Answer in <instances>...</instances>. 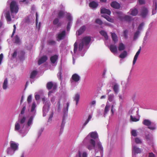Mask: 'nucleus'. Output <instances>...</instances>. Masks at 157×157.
I'll return each mask as SVG.
<instances>
[{"instance_id": "52", "label": "nucleus", "mask_w": 157, "mask_h": 157, "mask_svg": "<svg viewBox=\"0 0 157 157\" xmlns=\"http://www.w3.org/2000/svg\"><path fill=\"white\" fill-rule=\"evenodd\" d=\"M146 139L147 141H151L152 140V138L149 134L146 136Z\"/></svg>"}, {"instance_id": "51", "label": "nucleus", "mask_w": 157, "mask_h": 157, "mask_svg": "<svg viewBox=\"0 0 157 157\" xmlns=\"http://www.w3.org/2000/svg\"><path fill=\"white\" fill-rule=\"evenodd\" d=\"M135 141L137 144H140L142 143V141L139 138H136L135 139Z\"/></svg>"}, {"instance_id": "44", "label": "nucleus", "mask_w": 157, "mask_h": 157, "mask_svg": "<svg viewBox=\"0 0 157 157\" xmlns=\"http://www.w3.org/2000/svg\"><path fill=\"white\" fill-rule=\"evenodd\" d=\"M90 143L91 144L93 148H94L95 146V142L94 140L93 139H91L89 141Z\"/></svg>"}, {"instance_id": "16", "label": "nucleus", "mask_w": 157, "mask_h": 157, "mask_svg": "<svg viewBox=\"0 0 157 157\" xmlns=\"http://www.w3.org/2000/svg\"><path fill=\"white\" fill-rule=\"evenodd\" d=\"M101 13H106L108 15H110L111 13V12L109 10L105 9V8H102L101 9Z\"/></svg>"}, {"instance_id": "38", "label": "nucleus", "mask_w": 157, "mask_h": 157, "mask_svg": "<svg viewBox=\"0 0 157 157\" xmlns=\"http://www.w3.org/2000/svg\"><path fill=\"white\" fill-rule=\"evenodd\" d=\"M131 17L128 15H125L124 16L123 20L125 21H130L131 20Z\"/></svg>"}, {"instance_id": "43", "label": "nucleus", "mask_w": 157, "mask_h": 157, "mask_svg": "<svg viewBox=\"0 0 157 157\" xmlns=\"http://www.w3.org/2000/svg\"><path fill=\"white\" fill-rule=\"evenodd\" d=\"M130 120L133 122H137L139 121V119L136 117H133L132 115L130 116Z\"/></svg>"}, {"instance_id": "58", "label": "nucleus", "mask_w": 157, "mask_h": 157, "mask_svg": "<svg viewBox=\"0 0 157 157\" xmlns=\"http://www.w3.org/2000/svg\"><path fill=\"white\" fill-rule=\"evenodd\" d=\"M148 128L152 130H154L155 128V125H151V124L150 125L148 126Z\"/></svg>"}, {"instance_id": "54", "label": "nucleus", "mask_w": 157, "mask_h": 157, "mask_svg": "<svg viewBox=\"0 0 157 157\" xmlns=\"http://www.w3.org/2000/svg\"><path fill=\"white\" fill-rule=\"evenodd\" d=\"M60 99H59L56 105V106L58 110H59L60 108Z\"/></svg>"}, {"instance_id": "26", "label": "nucleus", "mask_w": 157, "mask_h": 157, "mask_svg": "<svg viewBox=\"0 0 157 157\" xmlns=\"http://www.w3.org/2000/svg\"><path fill=\"white\" fill-rule=\"evenodd\" d=\"M37 74V72L35 71L34 70L30 74V78L32 79H33L35 78Z\"/></svg>"}, {"instance_id": "21", "label": "nucleus", "mask_w": 157, "mask_h": 157, "mask_svg": "<svg viewBox=\"0 0 157 157\" xmlns=\"http://www.w3.org/2000/svg\"><path fill=\"white\" fill-rule=\"evenodd\" d=\"M130 10L131 11V14L133 16H136L138 13V10L136 8L131 9Z\"/></svg>"}, {"instance_id": "19", "label": "nucleus", "mask_w": 157, "mask_h": 157, "mask_svg": "<svg viewBox=\"0 0 157 157\" xmlns=\"http://www.w3.org/2000/svg\"><path fill=\"white\" fill-rule=\"evenodd\" d=\"M89 6L90 7L94 9L98 7V3L94 1H92L90 3Z\"/></svg>"}, {"instance_id": "32", "label": "nucleus", "mask_w": 157, "mask_h": 157, "mask_svg": "<svg viewBox=\"0 0 157 157\" xmlns=\"http://www.w3.org/2000/svg\"><path fill=\"white\" fill-rule=\"evenodd\" d=\"M26 119V117L25 116L22 117V118H19L18 120L19 122L18 123H20L21 124H24L25 122Z\"/></svg>"}, {"instance_id": "3", "label": "nucleus", "mask_w": 157, "mask_h": 157, "mask_svg": "<svg viewBox=\"0 0 157 157\" xmlns=\"http://www.w3.org/2000/svg\"><path fill=\"white\" fill-rule=\"evenodd\" d=\"M140 13V16L143 18H145L148 14V10L146 7H143L141 9Z\"/></svg>"}, {"instance_id": "57", "label": "nucleus", "mask_w": 157, "mask_h": 157, "mask_svg": "<svg viewBox=\"0 0 157 157\" xmlns=\"http://www.w3.org/2000/svg\"><path fill=\"white\" fill-rule=\"evenodd\" d=\"M128 31L127 30H125L124 32V37L125 38H127L128 37Z\"/></svg>"}, {"instance_id": "17", "label": "nucleus", "mask_w": 157, "mask_h": 157, "mask_svg": "<svg viewBox=\"0 0 157 157\" xmlns=\"http://www.w3.org/2000/svg\"><path fill=\"white\" fill-rule=\"evenodd\" d=\"M110 107V105H108L107 103L106 104L105 106V108L104 113V116L105 117L106 116L108 113Z\"/></svg>"}, {"instance_id": "13", "label": "nucleus", "mask_w": 157, "mask_h": 157, "mask_svg": "<svg viewBox=\"0 0 157 157\" xmlns=\"http://www.w3.org/2000/svg\"><path fill=\"white\" fill-rule=\"evenodd\" d=\"M111 6L114 8L118 9L120 7V4L116 1L112 2L111 4Z\"/></svg>"}, {"instance_id": "27", "label": "nucleus", "mask_w": 157, "mask_h": 157, "mask_svg": "<svg viewBox=\"0 0 157 157\" xmlns=\"http://www.w3.org/2000/svg\"><path fill=\"white\" fill-rule=\"evenodd\" d=\"M119 86L117 84H115L113 87V89L115 94H117L118 92Z\"/></svg>"}, {"instance_id": "33", "label": "nucleus", "mask_w": 157, "mask_h": 157, "mask_svg": "<svg viewBox=\"0 0 157 157\" xmlns=\"http://www.w3.org/2000/svg\"><path fill=\"white\" fill-rule=\"evenodd\" d=\"M8 84V81L7 78H6L4 80L3 84V88L4 89L6 90L7 88Z\"/></svg>"}, {"instance_id": "55", "label": "nucleus", "mask_w": 157, "mask_h": 157, "mask_svg": "<svg viewBox=\"0 0 157 157\" xmlns=\"http://www.w3.org/2000/svg\"><path fill=\"white\" fill-rule=\"evenodd\" d=\"M71 22V21H69L68 22L67 28V31H69L70 30Z\"/></svg>"}, {"instance_id": "11", "label": "nucleus", "mask_w": 157, "mask_h": 157, "mask_svg": "<svg viewBox=\"0 0 157 157\" xmlns=\"http://www.w3.org/2000/svg\"><path fill=\"white\" fill-rule=\"evenodd\" d=\"M132 151L134 152L135 154H140L142 152L141 149L137 147L136 146H133L132 147Z\"/></svg>"}, {"instance_id": "10", "label": "nucleus", "mask_w": 157, "mask_h": 157, "mask_svg": "<svg viewBox=\"0 0 157 157\" xmlns=\"http://www.w3.org/2000/svg\"><path fill=\"white\" fill-rule=\"evenodd\" d=\"M71 79L73 82H78L80 80V76L78 74L75 73L72 75Z\"/></svg>"}, {"instance_id": "5", "label": "nucleus", "mask_w": 157, "mask_h": 157, "mask_svg": "<svg viewBox=\"0 0 157 157\" xmlns=\"http://www.w3.org/2000/svg\"><path fill=\"white\" fill-rule=\"evenodd\" d=\"M66 32L65 30L63 31L61 33L56 35L57 40H63L66 36Z\"/></svg>"}, {"instance_id": "25", "label": "nucleus", "mask_w": 157, "mask_h": 157, "mask_svg": "<svg viewBox=\"0 0 157 157\" xmlns=\"http://www.w3.org/2000/svg\"><path fill=\"white\" fill-rule=\"evenodd\" d=\"M102 17L105 18L109 22L112 23H113L114 22L113 19L111 18L109 16L105 15H102Z\"/></svg>"}, {"instance_id": "12", "label": "nucleus", "mask_w": 157, "mask_h": 157, "mask_svg": "<svg viewBox=\"0 0 157 157\" xmlns=\"http://www.w3.org/2000/svg\"><path fill=\"white\" fill-rule=\"evenodd\" d=\"M48 59L47 56H42L38 60V64L40 65L45 62Z\"/></svg>"}, {"instance_id": "2", "label": "nucleus", "mask_w": 157, "mask_h": 157, "mask_svg": "<svg viewBox=\"0 0 157 157\" xmlns=\"http://www.w3.org/2000/svg\"><path fill=\"white\" fill-rule=\"evenodd\" d=\"M44 105L43 107V110L44 113L43 114V116H45L44 113L48 112L49 111L50 106L51 105V103L50 101H47L46 102H44Z\"/></svg>"}, {"instance_id": "42", "label": "nucleus", "mask_w": 157, "mask_h": 157, "mask_svg": "<svg viewBox=\"0 0 157 157\" xmlns=\"http://www.w3.org/2000/svg\"><path fill=\"white\" fill-rule=\"evenodd\" d=\"M115 102L113 101V104L111 105V111L112 113V115H113L114 113L115 109H114V104H115Z\"/></svg>"}, {"instance_id": "29", "label": "nucleus", "mask_w": 157, "mask_h": 157, "mask_svg": "<svg viewBox=\"0 0 157 157\" xmlns=\"http://www.w3.org/2000/svg\"><path fill=\"white\" fill-rule=\"evenodd\" d=\"M125 49V47L124 44L122 43H120L119 44L118 47V50L119 51H121Z\"/></svg>"}, {"instance_id": "34", "label": "nucleus", "mask_w": 157, "mask_h": 157, "mask_svg": "<svg viewBox=\"0 0 157 157\" xmlns=\"http://www.w3.org/2000/svg\"><path fill=\"white\" fill-rule=\"evenodd\" d=\"M90 137L94 139H96L98 137V135L97 132H92L90 133Z\"/></svg>"}, {"instance_id": "9", "label": "nucleus", "mask_w": 157, "mask_h": 157, "mask_svg": "<svg viewBox=\"0 0 157 157\" xmlns=\"http://www.w3.org/2000/svg\"><path fill=\"white\" fill-rule=\"evenodd\" d=\"M110 51L113 53H116L117 52V45L114 44H111L109 47Z\"/></svg>"}, {"instance_id": "64", "label": "nucleus", "mask_w": 157, "mask_h": 157, "mask_svg": "<svg viewBox=\"0 0 157 157\" xmlns=\"http://www.w3.org/2000/svg\"><path fill=\"white\" fill-rule=\"evenodd\" d=\"M67 18L69 20V21H71V17L70 14H68L67 16Z\"/></svg>"}, {"instance_id": "1", "label": "nucleus", "mask_w": 157, "mask_h": 157, "mask_svg": "<svg viewBox=\"0 0 157 157\" xmlns=\"http://www.w3.org/2000/svg\"><path fill=\"white\" fill-rule=\"evenodd\" d=\"M19 7L17 2L14 1H12L10 4V9L11 13H17L19 10Z\"/></svg>"}, {"instance_id": "4", "label": "nucleus", "mask_w": 157, "mask_h": 157, "mask_svg": "<svg viewBox=\"0 0 157 157\" xmlns=\"http://www.w3.org/2000/svg\"><path fill=\"white\" fill-rule=\"evenodd\" d=\"M46 87L49 90L51 89L52 88L53 90H55L57 88V86L56 84H54L52 82H49L47 83Z\"/></svg>"}, {"instance_id": "30", "label": "nucleus", "mask_w": 157, "mask_h": 157, "mask_svg": "<svg viewBox=\"0 0 157 157\" xmlns=\"http://www.w3.org/2000/svg\"><path fill=\"white\" fill-rule=\"evenodd\" d=\"M143 123L144 125L148 126L151 124V121L148 119H145Z\"/></svg>"}, {"instance_id": "37", "label": "nucleus", "mask_w": 157, "mask_h": 157, "mask_svg": "<svg viewBox=\"0 0 157 157\" xmlns=\"http://www.w3.org/2000/svg\"><path fill=\"white\" fill-rule=\"evenodd\" d=\"M33 118V116H31L30 117V118L29 119L27 123V125L28 127L30 126L31 124H32Z\"/></svg>"}, {"instance_id": "8", "label": "nucleus", "mask_w": 157, "mask_h": 157, "mask_svg": "<svg viewBox=\"0 0 157 157\" xmlns=\"http://www.w3.org/2000/svg\"><path fill=\"white\" fill-rule=\"evenodd\" d=\"M153 2L152 14L154 15L157 12V1L156 0H153Z\"/></svg>"}, {"instance_id": "36", "label": "nucleus", "mask_w": 157, "mask_h": 157, "mask_svg": "<svg viewBox=\"0 0 157 157\" xmlns=\"http://www.w3.org/2000/svg\"><path fill=\"white\" fill-rule=\"evenodd\" d=\"M6 17L7 21H11L10 15L9 11H8L6 13Z\"/></svg>"}, {"instance_id": "53", "label": "nucleus", "mask_w": 157, "mask_h": 157, "mask_svg": "<svg viewBox=\"0 0 157 157\" xmlns=\"http://www.w3.org/2000/svg\"><path fill=\"white\" fill-rule=\"evenodd\" d=\"M95 22L99 25H101L103 24L102 21L99 19H96L95 20Z\"/></svg>"}, {"instance_id": "56", "label": "nucleus", "mask_w": 157, "mask_h": 157, "mask_svg": "<svg viewBox=\"0 0 157 157\" xmlns=\"http://www.w3.org/2000/svg\"><path fill=\"white\" fill-rule=\"evenodd\" d=\"M66 105H67V107H66V108H65L64 109L63 111H64V112H65V113L67 112L68 111L69 106V103L68 102H67L66 103Z\"/></svg>"}, {"instance_id": "63", "label": "nucleus", "mask_w": 157, "mask_h": 157, "mask_svg": "<svg viewBox=\"0 0 157 157\" xmlns=\"http://www.w3.org/2000/svg\"><path fill=\"white\" fill-rule=\"evenodd\" d=\"M26 109V106H24L23 108H22V110L21 111V114H23L25 112Z\"/></svg>"}, {"instance_id": "46", "label": "nucleus", "mask_w": 157, "mask_h": 157, "mask_svg": "<svg viewBox=\"0 0 157 157\" xmlns=\"http://www.w3.org/2000/svg\"><path fill=\"white\" fill-rule=\"evenodd\" d=\"M36 107V103L35 102H33L32 104L31 111L33 112L34 111Z\"/></svg>"}, {"instance_id": "22", "label": "nucleus", "mask_w": 157, "mask_h": 157, "mask_svg": "<svg viewBox=\"0 0 157 157\" xmlns=\"http://www.w3.org/2000/svg\"><path fill=\"white\" fill-rule=\"evenodd\" d=\"M112 38L114 44L116 43L118 41L117 37L114 33H111Z\"/></svg>"}, {"instance_id": "28", "label": "nucleus", "mask_w": 157, "mask_h": 157, "mask_svg": "<svg viewBox=\"0 0 157 157\" xmlns=\"http://www.w3.org/2000/svg\"><path fill=\"white\" fill-rule=\"evenodd\" d=\"M127 56V52L126 51H124L123 52L121 53L119 55L120 58L124 59Z\"/></svg>"}, {"instance_id": "18", "label": "nucleus", "mask_w": 157, "mask_h": 157, "mask_svg": "<svg viewBox=\"0 0 157 157\" xmlns=\"http://www.w3.org/2000/svg\"><path fill=\"white\" fill-rule=\"evenodd\" d=\"M20 126L19 123L18 122H16L15 125L14 130L16 131H18L20 133H22V130H20Z\"/></svg>"}, {"instance_id": "6", "label": "nucleus", "mask_w": 157, "mask_h": 157, "mask_svg": "<svg viewBox=\"0 0 157 157\" xmlns=\"http://www.w3.org/2000/svg\"><path fill=\"white\" fill-rule=\"evenodd\" d=\"M10 147L13 150L15 151L17 150L19 145L18 144L12 141L10 142Z\"/></svg>"}, {"instance_id": "23", "label": "nucleus", "mask_w": 157, "mask_h": 157, "mask_svg": "<svg viewBox=\"0 0 157 157\" xmlns=\"http://www.w3.org/2000/svg\"><path fill=\"white\" fill-rule=\"evenodd\" d=\"M86 29V27L85 26L83 25L81 27L78 31V35L79 36L82 34L85 30Z\"/></svg>"}, {"instance_id": "40", "label": "nucleus", "mask_w": 157, "mask_h": 157, "mask_svg": "<svg viewBox=\"0 0 157 157\" xmlns=\"http://www.w3.org/2000/svg\"><path fill=\"white\" fill-rule=\"evenodd\" d=\"M114 98V94H110L109 95L108 100L110 102L112 101Z\"/></svg>"}, {"instance_id": "15", "label": "nucleus", "mask_w": 157, "mask_h": 157, "mask_svg": "<svg viewBox=\"0 0 157 157\" xmlns=\"http://www.w3.org/2000/svg\"><path fill=\"white\" fill-rule=\"evenodd\" d=\"M80 94L79 93L76 94H75V96L73 98V100L76 102V105L77 106L78 103L80 99Z\"/></svg>"}, {"instance_id": "45", "label": "nucleus", "mask_w": 157, "mask_h": 157, "mask_svg": "<svg viewBox=\"0 0 157 157\" xmlns=\"http://www.w3.org/2000/svg\"><path fill=\"white\" fill-rule=\"evenodd\" d=\"M20 42L19 38L17 35H16L15 37V43L17 44H18Z\"/></svg>"}, {"instance_id": "49", "label": "nucleus", "mask_w": 157, "mask_h": 157, "mask_svg": "<svg viewBox=\"0 0 157 157\" xmlns=\"http://www.w3.org/2000/svg\"><path fill=\"white\" fill-rule=\"evenodd\" d=\"M84 45V44L82 42L79 44L78 47V50L79 51H81L82 50L83 48Z\"/></svg>"}, {"instance_id": "39", "label": "nucleus", "mask_w": 157, "mask_h": 157, "mask_svg": "<svg viewBox=\"0 0 157 157\" xmlns=\"http://www.w3.org/2000/svg\"><path fill=\"white\" fill-rule=\"evenodd\" d=\"M97 145L98 147V149L101 151H103V148L100 142L97 143Z\"/></svg>"}, {"instance_id": "50", "label": "nucleus", "mask_w": 157, "mask_h": 157, "mask_svg": "<svg viewBox=\"0 0 157 157\" xmlns=\"http://www.w3.org/2000/svg\"><path fill=\"white\" fill-rule=\"evenodd\" d=\"M48 43L49 45H54L55 44L56 42L54 40H50L48 41Z\"/></svg>"}, {"instance_id": "24", "label": "nucleus", "mask_w": 157, "mask_h": 157, "mask_svg": "<svg viewBox=\"0 0 157 157\" xmlns=\"http://www.w3.org/2000/svg\"><path fill=\"white\" fill-rule=\"evenodd\" d=\"M100 33L104 37L105 40H107L108 39V36L107 33L104 30H101L100 32Z\"/></svg>"}, {"instance_id": "31", "label": "nucleus", "mask_w": 157, "mask_h": 157, "mask_svg": "<svg viewBox=\"0 0 157 157\" xmlns=\"http://www.w3.org/2000/svg\"><path fill=\"white\" fill-rule=\"evenodd\" d=\"M118 14V18L121 21H123L124 16L123 14L121 12H118L117 13Z\"/></svg>"}, {"instance_id": "48", "label": "nucleus", "mask_w": 157, "mask_h": 157, "mask_svg": "<svg viewBox=\"0 0 157 157\" xmlns=\"http://www.w3.org/2000/svg\"><path fill=\"white\" fill-rule=\"evenodd\" d=\"M59 19L57 18H55L53 21L52 23L53 25H56L58 24L59 22Z\"/></svg>"}, {"instance_id": "61", "label": "nucleus", "mask_w": 157, "mask_h": 157, "mask_svg": "<svg viewBox=\"0 0 157 157\" xmlns=\"http://www.w3.org/2000/svg\"><path fill=\"white\" fill-rule=\"evenodd\" d=\"M132 134L133 136H136L137 135L136 131L135 130H132Z\"/></svg>"}, {"instance_id": "41", "label": "nucleus", "mask_w": 157, "mask_h": 157, "mask_svg": "<svg viewBox=\"0 0 157 157\" xmlns=\"http://www.w3.org/2000/svg\"><path fill=\"white\" fill-rule=\"evenodd\" d=\"M140 33V32L139 30H138L135 33L133 38L134 40H136L137 38Z\"/></svg>"}, {"instance_id": "14", "label": "nucleus", "mask_w": 157, "mask_h": 157, "mask_svg": "<svg viewBox=\"0 0 157 157\" xmlns=\"http://www.w3.org/2000/svg\"><path fill=\"white\" fill-rule=\"evenodd\" d=\"M141 47H140V48L138 50V51L136 53V55H135V56L134 57L133 60V65H134L135 64V63H136V61L137 60V59L138 58V57L141 52Z\"/></svg>"}, {"instance_id": "62", "label": "nucleus", "mask_w": 157, "mask_h": 157, "mask_svg": "<svg viewBox=\"0 0 157 157\" xmlns=\"http://www.w3.org/2000/svg\"><path fill=\"white\" fill-rule=\"evenodd\" d=\"M32 101V96L31 95H29L27 98V101L28 103H30Z\"/></svg>"}, {"instance_id": "35", "label": "nucleus", "mask_w": 157, "mask_h": 157, "mask_svg": "<svg viewBox=\"0 0 157 157\" xmlns=\"http://www.w3.org/2000/svg\"><path fill=\"white\" fill-rule=\"evenodd\" d=\"M65 15V12L63 10H60L58 13V17L60 18L64 17Z\"/></svg>"}, {"instance_id": "7", "label": "nucleus", "mask_w": 157, "mask_h": 157, "mask_svg": "<svg viewBox=\"0 0 157 157\" xmlns=\"http://www.w3.org/2000/svg\"><path fill=\"white\" fill-rule=\"evenodd\" d=\"M91 38L90 36H85L82 39V42L85 45H88L90 42Z\"/></svg>"}, {"instance_id": "60", "label": "nucleus", "mask_w": 157, "mask_h": 157, "mask_svg": "<svg viewBox=\"0 0 157 157\" xmlns=\"http://www.w3.org/2000/svg\"><path fill=\"white\" fill-rule=\"evenodd\" d=\"M13 33L12 34V37L14 34V33H15L16 30V26L15 25H14L13 26Z\"/></svg>"}, {"instance_id": "47", "label": "nucleus", "mask_w": 157, "mask_h": 157, "mask_svg": "<svg viewBox=\"0 0 157 157\" xmlns=\"http://www.w3.org/2000/svg\"><path fill=\"white\" fill-rule=\"evenodd\" d=\"M78 47V44L76 42H75L74 44V53H75L77 50Z\"/></svg>"}, {"instance_id": "20", "label": "nucleus", "mask_w": 157, "mask_h": 157, "mask_svg": "<svg viewBox=\"0 0 157 157\" xmlns=\"http://www.w3.org/2000/svg\"><path fill=\"white\" fill-rule=\"evenodd\" d=\"M58 58V56L55 55L50 57V60L52 63H54L57 61Z\"/></svg>"}, {"instance_id": "59", "label": "nucleus", "mask_w": 157, "mask_h": 157, "mask_svg": "<svg viewBox=\"0 0 157 157\" xmlns=\"http://www.w3.org/2000/svg\"><path fill=\"white\" fill-rule=\"evenodd\" d=\"M144 25V23H141L139 25L138 27V30H140L142 29V27Z\"/></svg>"}]
</instances>
